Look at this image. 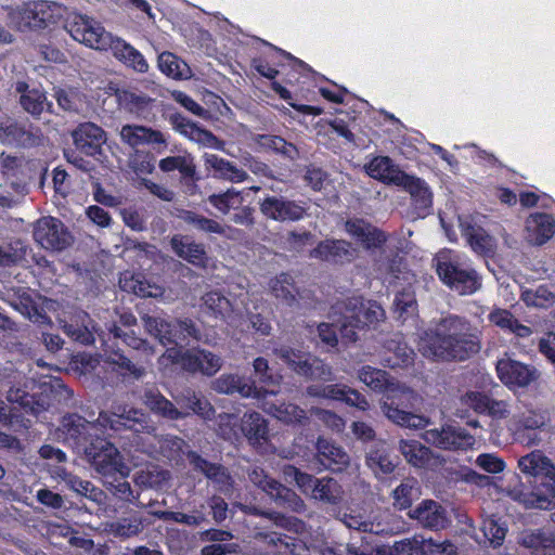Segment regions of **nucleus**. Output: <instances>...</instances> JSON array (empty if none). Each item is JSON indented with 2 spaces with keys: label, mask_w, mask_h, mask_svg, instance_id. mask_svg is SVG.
<instances>
[{
  "label": "nucleus",
  "mask_w": 555,
  "mask_h": 555,
  "mask_svg": "<svg viewBox=\"0 0 555 555\" xmlns=\"http://www.w3.org/2000/svg\"><path fill=\"white\" fill-rule=\"evenodd\" d=\"M418 349L429 359L464 361L480 351V331L466 318L448 314L424 332Z\"/></svg>",
  "instance_id": "nucleus-1"
},
{
  "label": "nucleus",
  "mask_w": 555,
  "mask_h": 555,
  "mask_svg": "<svg viewBox=\"0 0 555 555\" xmlns=\"http://www.w3.org/2000/svg\"><path fill=\"white\" fill-rule=\"evenodd\" d=\"M518 468L524 475L543 478L542 485L546 491H531L517 481L506 486L507 495L529 508H551L555 496V465L552 461L542 451L534 450L519 457Z\"/></svg>",
  "instance_id": "nucleus-2"
},
{
  "label": "nucleus",
  "mask_w": 555,
  "mask_h": 555,
  "mask_svg": "<svg viewBox=\"0 0 555 555\" xmlns=\"http://www.w3.org/2000/svg\"><path fill=\"white\" fill-rule=\"evenodd\" d=\"M423 402V398L414 389L397 379L390 384V388L380 401L383 414L393 424L401 427L421 429L426 427L429 418L404 409L416 410Z\"/></svg>",
  "instance_id": "nucleus-3"
},
{
  "label": "nucleus",
  "mask_w": 555,
  "mask_h": 555,
  "mask_svg": "<svg viewBox=\"0 0 555 555\" xmlns=\"http://www.w3.org/2000/svg\"><path fill=\"white\" fill-rule=\"evenodd\" d=\"M435 267L440 280L460 295H472L481 287V278L477 271L450 251L439 253L435 258Z\"/></svg>",
  "instance_id": "nucleus-4"
},
{
  "label": "nucleus",
  "mask_w": 555,
  "mask_h": 555,
  "mask_svg": "<svg viewBox=\"0 0 555 555\" xmlns=\"http://www.w3.org/2000/svg\"><path fill=\"white\" fill-rule=\"evenodd\" d=\"M384 319L385 311L376 301L352 298L339 322L341 338L347 343H354L358 339V331L375 326Z\"/></svg>",
  "instance_id": "nucleus-5"
},
{
  "label": "nucleus",
  "mask_w": 555,
  "mask_h": 555,
  "mask_svg": "<svg viewBox=\"0 0 555 555\" xmlns=\"http://www.w3.org/2000/svg\"><path fill=\"white\" fill-rule=\"evenodd\" d=\"M87 461L92 468L104 477L119 475L127 477L130 468L125 463L119 450L104 439H95L85 448Z\"/></svg>",
  "instance_id": "nucleus-6"
},
{
  "label": "nucleus",
  "mask_w": 555,
  "mask_h": 555,
  "mask_svg": "<svg viewBox=\"0 0 555 555\" xmlns=\"http://www.w3.org/2000/svg\"><path fill=\"white\" fill-rule=\"evenodd\" d=\"M550 424L546 413L527 409L515 413L509 420L508 430L514 439L527 448L538 447L542 443L541 433Z\"/></svg>",
  "instance_id": "nucleus-7"
},
{
  "label": "nucleus",
  "mask_w": 555,
  "mask_h": 555,
  "mask_svg": "<svg viewBox=\"0 0 555 555\" xmlns=\"http://www.w3.org/2000/svg\"><path fill=\"white\" fill-rule=\"evenodd\" d=\"M141 320L145 331L164 346L177 345L180 340L184 341L188 338L201 339V331L190 319L177 320L171 323L158 317L144 314Z\"/></svg>",
  "instance_id": "nucleus-8"
},
{
  "label": "nucleus",
  "mask_w": 555,
  "mask_h": 555,
  "mask_svg": "<svg viewBox=\"0 0 555 555\" xmlns=\"http://www.w3.org/2000/svg\"><path fill=\"white\" fill-rule=\"evenodd\" d=\"M247 477L254 486L266 492L276 505L295 513L306 512L304 500L295 491L271 478L261 467H249L247 469Z\"/></svg>",
  "instance_id": "nucleus-9"
},
{
  "label": "nucleus",
  "mask_w": 555,
  "mask_h": 555,
  "mask_svg": "<svg viewBox=\"0 0 555 555\" xmlns=\"http://www.w3.org/2000/svg\"><path fill=\"white\" fill-rule=\"evenodd\" d=\"M66 29L78 42L96 50H107L112 44V35L104 27L87 15L70 14L66 22Z\"/></svg>",
  "instance_id": "nucleus-10"
},
{
  "label": "nucleus",
  "mask_w": 555,
  "mask_h": 555,
  "mask_svg": "<svg viewBox=\"0 0 555 555\" xmlns=\"http://www.w3.org/2000/svg\"><path fill=\"white\" fill-rule=\"evenodd\" d=\"M51 18V4L43 0L23 3L9 14L10 24L21 31L43 28Z\"/></svg>",
  "instance_id": "nucleus-11"
},
{
  "label": "nucleus",
  "mask_w": 555,
  "mask_h": 555,
  "mask_svg": "<svg viewBox=\"0 0 555 555\" xmlns=\"http://www.w3.org/2000/svg\"><path fill=\"white\" fill-rule=\"evenodd\" d=\"M98 421L114 430L125 427L135 433L152 434L155 431L149 415L133 408L115 406L111 416L107 413H100Z\"/></svg>",
  "instance_id": "nucleus-12"
},
{
  "label": "nucleus",
  "mask_w": 555,
  "mask_h": 555,
  "mask_svg": "<svg viewBox=\"0 0 555 555\" xmlns=\"http://www.w3.org/2000/svg\"><path fill=\"white\" fill-rule=\"evenodd\" d=\"M422 437L427 443L444 450H466L475 443V438L464 428L451 425L428 429Z\"/></svg>",
  "instance_id": "nucleus-13"
},
{
  "label": "nucleus",
  "mask_w": 555,
  "mask_h": 555,
  "mask_svg": "<svg viewBox=\"0 0 555 555\" xmlns=\"http://www.w3.org/2000/svg\"><path fill=\"white\" fill-rule=\"evenodd\" d=\"M34 238L46 249L62 250L70 244V235L56 218L43 217L34 229Z\"/></svg>",
  "instance_id": "nucleus-14"
},
{
  "label": "nucleus",
  "mask_w": 555,
  "mask_h": 555,
  "mask_svg": "<svg viewBox=\"0 0 555 555\" xmlns=\"http://www.w3.org/2000/svg\"><path fill=\"white\" fill-rule=\"evenodd\" d=\"M98 426L78 414H68L62 418L59 435L73 448H86V443L95 435Z\"/></svg>",
  "instance_id": "nucleus-15"
},
{
  "label": "nucleus",
  "mask_w": 555,
  "mask_h": 555,
  "mask_svg": "<svg viewBox=\"0 0 555 555\" xmlns=\"http://www.w3.org/2000/svg\"><path fill=\"white\" fill-rule=\"evenodd\" d=\"M408 515L421 527L434 531L443 530L451 524L447 508L435 500H423Z\"/></svg>",
  "instance_id": "nucleus-16"
},
{
  "label": "nucleus",
  "mask_w": 555,
  "mask_h": 555,
  "mask_svg": "<svg viewBox=\"0 0 555 555\" xmlns=\"http://www.w3.org/2000/svg\"><path fill=\"white\" fill-rule=\"evenodd\" d=\"M211 388L224 395L238 393L244 398L263 399L267 395H276L275 390L258 388L254 382H249L237 374H222L211 382Z\"/></svg>",
  "instance_id": "nucleus-17"
},
{
  "label": "nucleus",
  "mask_w": 555,
  "mask_h": 555,
  "mask_svg": "<svg viewBox=\"0 0 555 555\" xmlns=\"http://www.w3.org/2000/svg\"><path fill=\"white\" fill-rule=\"evenodd\" d=\"M500 380L508 388H524L539 377V372L527 364L509 358L500 359L496 363Z\"/></svg>",
  "instance_id": "nucleus-18"
},
{
  "label": "nucleus",
  "mask_w": 555,
  "mask_h": 555,
  "mask_svg": "<svg viewBox=\"0 0 555 555\" xmlns=\"http://www.w3.org/2000/svg\"><path fill=\"white\" fill-rule=\"evenodd\" d=\"M170 124L177 132L197 143L198 145L218 151H224L223 141L219 140L209 130L198 127L195 122H192L185 117L179 114L171 115Z\"/></svg>",
  "instance_id": "nucleus-19"
},
{
  "label": "nucleus",
  "mask_w": 555,
  "mask_h": 555,
  "mask_svg": "<svg viewBox=\"0 0 555 555\" xmlns=\"http://www.w3.org/2000/svg\"><path fill=\"white\" fill-rule=\"evenodd\" d=\"M222 365V358L207 349L191 348L184 350L183 370L189 373H201L211 377L221 370Z\"/></svg>",
  "instance_id": "nucleus-20"
},
{
  "label": "nucleus",
  "mask_w": 555,
  "mask_h": 555,
  "mask_svg": "<svg viewBox=\"0 0 555 555\" xmlns=\"http://www.w3.org/2000/svg\"><path fill=\"white\" fill-rule=\"evenodd\" d=\"M189 460L195 469L203 473L209 480L215 483L218 491L230 495L234 490V479L228 469L221 465L209 463L198 454L189 453Z\"/></svg>",
  "instance_id": "nucleus-21"
},
{
  "label": "nucleus",
  "mask_w": 555,
  "mask_h": 555,
  "mask_svg": "<svg viewBox=\"0 0 555 555\" xmlns=\"http://www.w3.org/2000/svg\"><path fill=\"white\" fill-rule=\"evenodd\" d=\"M260 211L275 221H295L305 215V209L293 201L284 197L268 196L260 203Z\"/></svg>",
  "instance_id": "nucleus-22"
},
{
  "label": "nucleus",
  "mask_w": 555,
  "mask_h": 555,
  "mask_svg": "<svg viewBox=\"0 0 555 555\" xmlns=\"http://www.w3.org/2000/svg\"><path fill=\"white\" fill-rule=\"evenodd\" d=\"M398 450L405 461L414 467L436 468L441 465L440 456L417 440L401 439L398 443Z\"/></svg>",
  "instance_id": "nucleus-23"
},
{
  "label": "nucleus",
  "mask_w": 555,
  "mask_h": 555,
  "mask_svg": "<svg viewBox=\"0 0 555 555\" xmlns=\"http://www.w3.org/2000/svg\"><path fill=\"white\" fill-rule=\"evenodd\" d=\"M526 241L531 245L541 246L555 234V220L545 212H533L525 222Z\"/></svg>",
  "instance_id": "nucleus-24"
},
{
  "label": "nucleus",
  "mask_w": 555,
  "mask_h": 555,
  "mask_svg": "<svg viewBox=\"0 0 555 555\" xmlns=\"http://www.w3.org/2000/svg\"><path fill=\"white\" fill-rule=\"evenodd\" d=\"M345 231L366 249L378 248L387 241L383 231L363 219L347 220Z\"/></svg>",
  "instance_id": "nucleus-25"
},
{
  "label": "nucleus",
  "mask_w": 555,
  "mask_h": 555,
  "mask_svg": "<svg viewBox=\"0 0 555 555\" xmlns=\"http://www.w3.org/2000/svg\"><path fill=\"white\" fill-rule=\"evenodd\" d=\"M119 138L124 144L130 147L149 144L167 146L165 133L140 125H124L119 130Z\"/></svg>",
  "instance_id": "nucleus-26"
},
{
  "label": "nucleus",
  "mask_w": 555,
  "mask_h": 555,
  "mask_svg": "<svg viewBox=\"0 0 555 555\" xmlns=\"http://www.w3.org/2000/svg\"><path fill=\"white\" fill-rule=\"evenodd\" d=\"M142 402L152 413L169 421L181 420L189 415V412L179 410L155 387L144 389Z\"/></svg>",
  "instance_id": "nucleus-27"
},
{
  "label": "nucleus",
  "mask_w": 555,
  "mask_h": 555,
  "mask_svg": "<svg viewBox=\"0 0 555 555\" xmlns=\"http://www.w3.org/2000/svg\"><path fill=\"white\" fill-rule=\"evenodd\" d=\"M76 147L83 154L96 155L105 142V131L93 122H83L73 131Z\"/></svg>",
  "instance_id": "nucleus-28"
},
{
  "label": "nucleus",
  "mask_w": 555,
  "mask_h": 555,
  "mask_svg": "<svg viewBox=\"0 0 555 555\" xmlns=\"http://www.w3.org/2000/svg\"><path fill=\"white\" fill-rule=\"evenodd\" d=\"M170 246L179 258L195 267L205 268L208 263L205 246L190 236L176 234L170 240Z\"/></svg>",
  "instance_id": "nucleus-29"
},
{
  "label": "nucleus",
  "mask_w": 555,
  "mask_h": 555,
  "mask_svg": "<svg viewBox=\"0 0 555 555\" xmlns=\"http://www.w3.org/2000/svg\"><path fill=\"white\" fill-rule=\"evenodd\" d=\"M137 324V318L130 312L118 314V320L105 324V330L116 338L122 340L131 348L140 350L147 348V341L135 335L132 328Z\"/></svg>",
  "instance_id": "nucleus-30"
},
{
  "label": "nucleus",
  "mask_w": 555,
  "mask_h": 555,
  "mask_svg": "<svg viewBox=\"0 0 555 555\" xmlns=\"http://www.w3.org/2000/svg\"><path fill=\"white\" fill-rule=\"evenodd\" d=\"M15 92L20 94V104L25 112L34 117L40 116L46 109H50L46 92L39 88L30 87L25 81L15 83Z\"/></svg>",
  "instance_id": "nucleus-31"
},
{
  "label": "nucleus",
  "mask_w": 555,
  "mask_h": 555,
  "mask_svg": "<svg viewBox=\"0 0 555 555\" xmlns=\"http://www.w3.org/2000/svg\"><path fill=\"white\" fill-rule=\"evenodd\" d=\"M315 448L319 461L327 468L341 472L349 466V454L335 442L325 438H319Z\"/></svg>",
  "instance_id": "nucleus-32"
},
{
  "label": "nucleus",
  "mask_w": 555,
  "mask_h": 555,
  "mask_svg": "<svg viewBox=\"0 0 555 555\" xmlns=\"http://www.w3.org/2000/svg\"><path fill=\"white\" fill-rule=\"evenodd\" d=\"M397 185L402 186L410 193L418 216H426L428 214L433 205V195L425 181L404 172L402 183H398Z\"/></svg>",
  "instance_id": "nucleus-33"
},
{
  "label": "nucleus",
  "mask_w": 555,
  "mask_h": 555,
  "mask_svg": "<svg viewBox=\"0 0 555 555\" xmlns=\"http://www.w3.org/2000/svg\"><path fill=\"white\" fill-rule=\"evenodd\" d=\"M356 250L344 240L321 242L312 251L311 257L334 262H349L354 258Z\"/></svg>",
  "instance_id": "nucleus-34"
},
{
  "label": "nucleus",
  "mask_w": 555,
  "mask_h": 555,
  "mask_svg": "<svg viewBox=\"0 0 555 555\" xmlns=\"http://www.w3.org/2000/svg\"><path fill=\"white\" fill-rule=\"evenodd\" d=\"M366 173L387 184L402 183L404 172L388 156H376L364 166Z\"/></svg>",
  "instance_id": "nucleus-35"
},
{
  "label": "nucleus",
  "mask_w": 555,
  "mask_h": 555,
  "mask_svg": "<svg viewBox=\"0 0 555 555\" xmlns=\"http://www.w3.org/2000/svg\"><path fill=\"white\" fill-rule=\"evenodd\" d=\"M203 159L206 167L214 170V176L216 178L228 180L233 183L243 182L248 178V173L245 170L215 154L206 153L204 154Z\"/></svg>",
  "instance_id": "nucleus-36"
},
{
  "label": "nucleus",
  "mask_w": 555,
  "mask_h": 555,
  "mask_svg": "<svg viewBox=\"0 0 555 555\" xmlns=\"http://www.w3.org/2000/svg\"><path fill=\"white\" fill-rule=\"evenodd\" d=\"M75 318V322L64 323L63 330L65 334L82 345L92 344L94 341V333H98L99 330L86 312H78Z\"/></svg>",
  "instance_id": "nucleus-37"
},
{
  "label": "nucleus",
  "mask_w": 555,
  "mask_h": 555,
  "mask_svg": "<svg viewBox=\"0 0 555 555\" xmlns=\"http://www.w3.org/2000/svg\"><path fill=\"white\" fill-rule=\"evenodd\" d=\"M173 399L180 406L179 410L184 412L191 411L204 418H211L215 413L211 404L191 388L183 389Z\"/></svg>",
  "instance_id": "nucleus-38"
},
{
  "label": "nucleus",
  "mask_w": 555,
  "mask_h": 555,
  "mask_svg": "<svg viewBox=\"0 0 555 555\" xmlns=\"http://www.w3.org/2000/svg\"><path fill=\"white\" fill-rule=\"evenodd\" d=\"M241 430L251 444L267 441L269 437L268 422L258 412L245 413L241 418Z\"/></svg>",
  "instance_id": "nucleus-39"
},
{
  "label": "nucleus",
  "mask_w": 555,
  "mask_h": 555,
  "mask_svg": "<svg viewBox=\"0 0 555 555\" xmlns=\"http://www.w3.org/2000/svg\"><path fill=\"white\" fill-rule=\"evenodd\" d=\"M462 232L472 249L480 255L493 251L494 240L481 227L469 222H461Z\"/></svg>",
  "instance_id": "nucleus-40"
},
{
  "label": "nucleus",
  "mask_w": 555,
  "mask_h": 555,
  "mask_svg": "<svg viewBox=\"0 0 555 555\" xmlns=\"http://www.w3.org/2000/svg\"><path fill=\"white\" fill-rule=\"evenodd\" d=\"M488 318L495 326L513 333L519 338H527L533 333L529 326L519 323L513 313L506 309L495 308L489 313Z\"/></svg>",
  "instance_id": "nucleus-41"
},
{
  "label": "nucleus",
  "mask_w": 555,
  "mask_h": 555,
  "mask_svg": "<svg viewBox=\"0 0 555 555\" xmlns=\"http://www.w3.org/2000/svg\"><path fill=\"white\" fill-rule=\"evenodd\" d=\"M519 543L535 555H555V538L543 531H524Z\"/></svg>",
  "instance_id": "nucleus-42"
},
{
  "label": "nucleus",
  "mask_w": 555,
  "mask_h": 555,
  "mask_svg": "<svg viewBox=\"0 0 555 555\" xmlns=\"http://www.w3.org/2000/svg\"><path fill=\"white\" fill-rule=\"evenodd\" d=\"M358 378L369 388L376 392H383L384 396H386L390 388V384L395 380V378L386 371L371 365H363L360 367L358 370Z\"/></svg>",
  "instance_id": "nucleus-43"
},
{
  "label": "nucleus",
  "mask_w": 555,
  "mask_h": 555,
  "mask_svg": "<svg viewBox=\"0 0 555 555\" xmlns=\"http://www.w3.org/2000/svg\"><path fill=\"white\" fill-rule=\"evenodd\" d=\"M270 293L283 305L294 306L297 302L298 291L289 274L282 273L269 282Z\"/></svg>",
  "instance_id": "nucleus-44"
},
{
  "label": "nucleus",
  "mask_w": 555,
  "mask_h": 555,
  "mask_svg": "<svg viewBox=\"0 0 555 555\" xmlns=\"http://www.w3.org/2000/svg\"><path fill=\"white\" fill-rule=\"evenodd\" d=\"M0 141L22 146L35 145L39 137L16 122L0 125Z\"/></svg>",
  "instance_id": "nucleus-45"
},
{
  "label": "nucleus",
  "mask_w": 555,
  "mask_h": 555,
  "mask_svg": "<svg viewBox=\"0 0 555 555\" xmlns=\"http://www.w3.org/2000/svg\"><path fill=\"white\" fill-rule=\"evenodd\" d=\"M263 409L276 420L288 425H302L308 421L307 412L293 403H267Z\"/></svg>",
  "instance_id": "nucleus-46"
},
{
  "label": "nucleus",
  "mask_w": 555,
  "mask_h": 555,
  "mask_svg": "<svg viewBox=\"0 0 555 555\" xmlns=\"http://www.w3.org/2000/svg\"><path fill=\"white\" fill-rule=\"evenodd\" d=\"M203 307L207 313L229 323L234 322L233 308L230 300L218 292H210L203 297Z\"/></svg>",
  "instance_id": "nucleus-47"
},
{
  "label": "nucleus",
  "mask_w": 555,
  "mask_h": 555,
  "mask_svg": "<svg viewBox=\"0 0 555 555\" xmlns=\"http://www.w3.org/2000/svg\"><path fill=\"white\" fill-rule=\"evenodd\" d=\"M310 496L323 503L338 504L344 498V490L336 479L323 477L318 479Z\"/></svg>",
  "instance_id": "nucleus-48"
},
{
  "label": "nucleus",
  "mask_w": 555,
  "mask_h": 555,
  "mask_svg": "<svg viewBox=\"0 0 555 555\" xmlns=\"http://www.w3.org/2000/svg\"><path fill=\"white\" fill-rule=\"evenodd\" d=\"M158 67L162 73L173 79H188L192 75L189 65L170 52L159 54Z\"/></svg>",
  "instance_id": "nucleus-49"
},
{
  "label": "nucleus",
  "mask_w": 555,
  "mask_h": 555,
  "mask_svg": "<svg viewBox=\"0 0 555 555\" xmlns=\"http://www.w3.org/2000/svg\"><path fill=\"white\" fill-rule=\"evenodd\" d=\"M366 465L377 477L392 473L397 466L383 444L370 450L366 454Z\"/></svg>",
  "instance_id": "nucleus-50"
},
{
  "label": "nucleus",
  "mask_w": 555,
  "mask_h": 555,
  "mask_svg": "<svg viewBox=\"0 0 555 555\" xmlns=\"http://www.w3.org/2000/svg\"><path fill=\"white\" fill-rule=\"evenodd\" d=\"M420 494L417 481L405 479L392 491L393 505L398 509H406Z\"/></svg>",
  "instance_id": "nucleus-51"
},
{
  "label": "nucleus",
  "mask_w": 555,
  "mask_h": 555,
  "mask_svg": "<svg viewBox=\"0 0 555 555\" xmlns=\"http://www.w3.org/2000/svg\"><path fill=\"white\" fill-rule=\"evenodd\" d=\"M208 202L221 214L227 215L231 209H238L242 206L243 196L241 192L229 189L223 193L210 195Z\"/></svg>",
  "instance_id": "nucleus-52"
},
{
  "label": "nucleus",
  "mask_w": 555,
  "mask_h": 555,
  "mask_svg": "<svg viewBox=\"0 0 555 555\" xmlns=\"http://www.w3.org/2000/svg\"><path fill=\"white\" fill-rule=\"evenodd\" d=\"M282 473L286 481H294L299 490L306 495H311L319 479L310 474L299 470L293 465H285Z\"/></svg>",
  "instance_id": "nucleus-53"
},
{
  "label": "nucleus",
  "mask_w": 555,
  "mask_h": 555,
  "mask_svg": "<svg viewBox=\"0 0 555 555\" xmlns=\"http://www.w3.org/2000/svg\"><path fill=\"white\" fill-rule=\"evenodd\" d=\"M521 299L527 306L537 308H548L555 305V294L544 285L524 291Z\"/></svg>",
  "instance_id": "nucleus-54"
},
{
  "label": "nucleus",
  "mask_w": 555,
  "mask_h": 555,
  "mask_svg": "<svg viewBox=\"0 0 555 555\" xmlns=\"http://www.w3.org/2000/svg\"><path fill=\"white\" fill-rule=\"evenodd\" d=\"M273 352L299 375H301L310 357L301 350H297L288 346L274 348Z\"/></svg>",
  "instance_id": "nucleus-55"
},
{
  "label": "nucleus",
  "mask_w": 555,
  "mask_h": 555,
  "mask_svg": "<svg viewBox=\"0 0 555 555\" xmlns=\"http://www.w3.org/2000/svg\"><path fill=\"white\" fill-rule=\"evenodd\" d=\"M159 169L164 172L179 170L182 176L193 178L195 165L191 156H168L159 162Z\"/></svg>",
  "instance_id": "nucleus-56"
},
{
  "label": "nucleus",
  "mask_w": 555,
  "mask_h": 555,
  "mask_svg": "<svg viewBox=\"0 0 555 555\" xmlns=\"http://www.w3.org/2000/svg\"><path fill=\"white\" fill-rule=\"evenodd\" d=\"M258 143L266 149L280 152L287 158L294 160L299 158L298 149L278 135L263 134L258 137Z\"/></svg>",
  "instance_id": "nucleus-57"
},
{
  "label": "nucleus",
  "mask_w": 555,
  "mask_h": 555,
  "mask_svg": "<svg viewBox=\"0 0 555 555\" xmlns=\"http://www.w3.org/2000/svg\"><path fill=\"white\" fill-rule=\"evenodd\" d=\"M67 487L76 493L86 496L93 502H101L103 491L88 480H82L75 475H66Z\"/></svg>",
  "instance_id": "nucleus-58"
},
{
  "label": "nucleus",
  "mask_w": 555,
  "mask_h": 555,
  "mask_svg": "<svg viewBox=\"0 0 555 555\" xmlns=\"http://www.w3.org/2000/svg\"><path fill=\"white\" fill-rule=\"evenodd\" d=\"M143 530L142 519L139 517L120 518L109 524V532L119 538H131Z\"/></svg>",
  "instance_id": "nucleus-59"
},
{
  "label": "nucleus",
  "mask_w": 555,
  "mask_h": 555,
  "mask_svg": "<svg viewBox=\"0 0 555 555\" xmlns=\"http://www.w3.org/2000/svg\"><path fill=\"white\" fill-rule=\"evenodd\" d=\"M181 217L185 223L204 233L216 234L222 231L221 223L196 212L188 210Z\"/></svg>",
  "instance_id": "nucleus-60"
},
{
  "label": "nucleus",
  "mask_w": 555,
  "mask_h": 555,
  "mask_svg": "<svg viewBox=\"0 0 555 555\" xmlns=\"http://www.w3.org/2000/svg\"><path fill=\"white\" fill-rule=\"evenodd\" d=\"M349 529L382 534L386 529L380 522L365 520L361 515L344 514L340 519Z\"/></svg>",
  "instance_id": "nucleus-61"
},
{
  "label": "nucleus",
  "mask_w": 555,
  "mask_h": 555,
  "mask_svg": "<svg viewBox=\"0 0 555 555\" xmlns=\"http://www.w3.org/2000/svg\"><path fill=\"white\" fill-rule=\"evenodd\" d=\"M301 375L311 379H333V372L331 366L325 364L322 360L311 357H309Z\"/></svg>",
  "instance_id": "nucleus-62"
},
{
  "label": "nucleus",
  "mask_w": 555,
  "mask_h": 555,
  "mask_svg": "<svg viewBox=\"0 0 555 555\" xmlns=\"http://www.w3.org/2000/svg\"><path fill=\"white\" fill-rule=\"evenodd\" d=\"M107 362L114 365L121 375L140 378L144 374V369L134 365L128 358L120 353H113L107 357Z\"/></svg>",
  "instance_id": "nucleus-63"
},
{
  "label": "nucleus",
  "mask_w": 555,
  "mask_h": 555,
  "mask_svg": "<svg viewBox=\"0 0 555 555\" xmlns=\"http://www.w3.org/2000/svg\"><path fill=\"white\" fill-rule=\"evenodd\" d=\"M423 537L403 539L395 542L392 547H387L392 555H422Z\"/></svg>",
  "instance_id": "nucleus-64"
}]
</instances>
